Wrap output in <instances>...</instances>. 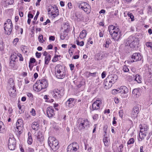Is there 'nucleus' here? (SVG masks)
<instances>
[{
    "label": "nucleus",
    "instance_id": "f257e3e1",
    "mask_svg": "<svg viewBox=\"0 0 152 152\" xmlns=\"http://www.w3.org/2000/svg\"><path fill=\"white\" fill-rule=\"evenodd\" d=\"M108 31L111 37L114 41H118L121 38V32L118 27L110 25L108 26Z\"/></svg>",
    "mask_w": 152,
    "mask_h": 152
},
{
    "label": "nucleus",
    "instance_id": "f03ea898",
    "mask_svg": "<svg viewBox=\"0 0 152 152\" xmlns=\"http://www.w3.org/2000/svg\"><path fill=\"white\" fill-rule=\"evenodd\" d=\"M55 75L58 79H62L66 75V71L64 67L60 64L57 65L55 68Z\"/></svg>",
    "mask_w": 152,
    "mask_h": 152
},
{
    "label": "nucleus",
    "instance_id": "7ed1b4c3",
    "mask_svg": "<svg viewBox=\"0 0 152 152\" xmlns=\"http://www.w3.org/2000/svg\"><path fill=\"white\" fill-rule=\"evenodd\" d=\"M48 86V81L45 79L39 80L37 81L33 86V89L38 92L45 89Z\"/></svg>",
    "mask_w": 152,
    "mask_h": 152
},
{
    "label": "nucleus",
    "instance_id": "20e7f679",
    "mask_svg": "<svg viewBox=\"0 0 152 152\" xmlns=\"http://www.w3.org/2000/svg\"><path fill=\"white\" fill-rule=\"evenodd\" d=\"M49 145L54 151H56L59 148L58 140L55 137H49L48 140Z\"/></svg>",
    "mask_w": 152,
    "mask_h": 152
},
{
    "label": "nucleus",
    "instance_id": "39448f33",
    "mask_svg": "<svg viewBox=\"0 0 152 152\" xmlns=\"http://www.w3.org/2000/svg\"><path fill=\"white\" fill-rule=\"evenodd\" d=\"M48 11L49 15L53 18H55L59 15L58 10L57 6L55 5L49 6Z\"/></svg>",
    "mask_w": 152,
    "mask_h": 152
},
{
    "label": "nucleus",
    "instance_id": "423d86ee",
    "mask_svg": "<svg viewBox=\"0 0 152 152\" xmlns=\"http://www.w3.org/2000/svg\"><path fill=\"white\" fill-rule=\"evenodd\" d=\"M138 39L135 37L130 36L127 39L126 45L129 46L131 48H134L137 44Z\"/></svg>",
    "mask_w": 152,
    "mask_h": 152
},
{
    "label": "nucleus",
    "instance_id": "0eeeda50",
    "mask_svg": "<svg viewBox=\"0 0 152 152\" xmlns=\"http://www.w3.org/2000/svg\"><path fill=\"white\" fill-rule=\"evenodd\" d=\"M79 129L81 130L89 126V122L87 119L79 118L78 120Z\"/></svg>",
    "mask_w": 152,
    "mask_h": 152
},
{
    "label": "nucleus",
    "instance_id": "6e6552de",
    "mask_svg": "<svg viewBox=\"0 0 152 152\" xmlns=\"http://www.w3.org/2000/svg\"><path fill=\"white\" fill-rule=\"evenodd\" d=\"M80 9L83 10L87 14L90 13L91 11V7L87 3L81 1L77 4Z\"/></svg>",
    "mask_w": 152,
    "mask_h": 152
},
{
    "label": "nucleus",
    "instance_id": "1a4fd4ad",
    "mask_svg": "<svg viewBox=\"0 0 152 152\" xmlns=\"http://www.w3.org/2000/svg\"><path fill=\"white\" fill-rule=\"evenodd\" d=\"M4 26L5 33L7 35H10L12 31L13 27L11 20L9 19H7L6 22L4 23Z\"/></svg>",
    "mask_w": 152,
    "mask_h": 152
},
{
    "label": "nucleus",
    "instance_id": "9d476101",
    "mask_svg": "<svg viewBox=\"0 0 152 152\" xmlns=\"http://www.w3.org/2000/svg\"><path fill=\"white\" fill-rule=\"evenodd\" d=\"M23 120L21 119H18L16 124L15 132L18 135H20L23 132Z\"/></svg>",
    "mask_w": 152,
    "mask_h": 152
},
{
    "label": "nucleus",
    "instance_id": "9b49d317",
    "mask_svg": "<svg viewBox=\"0 0 152 152\" xmlns=\"http://www.w3.org/2000/svg\"><path fill=\"white\" fill-rule=\"evenodd\" d=\"M64 89L62 88L59 90L55 89L53 91V96L56 99H60L64 95Z\"/></svg>",
    "mask_w": 152,
    "mask_h": 152
},
{
    "label": "nucleus",
    "instance_id": "f8f14e48",
    "mask_svg": "<svg viewBox=\"0 0 152 152\" xmlns=\"http://www.w3.org/2000/svg\"><path fill=\"white\" fill-rule=\"evenodd\" d=\"M79 149V146L77 142H74L69 145L67 149V152H75Z\"/></svg>",
    "mask_w": 152,
    "mask_h": 152
},
{
    "label": "nucleus",
    "instance_id": "ddd939ff",
    "mask_svg": "<svg viewBox=\"0 0 152 152\" xmlns=\"http://www.w3.org/2000/svg\"><path fill=\"white\" fill-rule=\"evenodd\" d=\"M79 149V146L77 142H74L69 145L67 149V152H75Z\"/></svg>",
    "mask_w": 152,
    "mask_h": 152
},
{
    "label": "nucleus",
    "instance_id": "4468645a",
    "mask_svg": "<svg viewBox=\"0 0 152 152\" xmlns=\"http://www.w3.org/2000/svg\"><path fill=\"white\" fill-rule=\"evenodd\" d=\"M102 103V100L98 99L95 101L92 104L91 110H97L100 109Z\"/></svg>",
    "mask_w": 152,
    "mask_h": 152
},
{
    "label": "nucleus",
    "instance_id": "2eb2a0df",
    "mask_svg": "<svg viewBox=\"0 0 152 152\" xmlns=\"http://www.w3.org/2000/svg\"><path fill=\"white\" fill-rule=\"evenodd\" d=\"M16 141L13 137H10L9 140L8 148L10 150H15L16 146Z\"/></svg>",
    "mask_w": 152,
    "mask_h": 152
},
{
    "label": "nucleus",
    "instance_id": "dca6fc26",
    "mask_svg": "<svg viewBox=\"0 0 152 152\" xmlns=\"http://www.w3.org/2000/svg\"><path fill=\"white\" fill-rule=\"evenodd\" d=\"M131 58L132 60H129V63H132L141 60L142 57L139 53H135L132 55Z\"/></svg>",
    "mask_w": 152,
    "mask_h": 152
},
{
    "label": "nucleus",
    "instance_id": "f3484780",
    "mask_svg": "<svg viewBox=\"0 0 152 152\" xmlns=\"http://www.w3.org/2000/svg\"><path fill=\"white\" fill-rule=\"evenodd\" d=\"M47 113L48 116L51 118L54 116L55 115L54 110L52 107H48L47 110Z\"/></svg>",
    "mask_w": 152,
    "mask_h": 152
},
{
    "label": "nucleus",
    "instance_id": "a211bd4d",
    "mask_svg": "<svg viewBox=\"0 0 152 152\" xmlns=\"http://www.w3.org/2000/svg\"><path fill=\"white\" fill-rule=\"evenodd\" d=\"M117 78L118 77L115 74L109 75L106 78V79L113 84L115 83Z\"/></svg>",
    "mask_w": 152,
    "mask_h": 152
},
{
    "label": "nucleus",
    "instance_id": "6ab92c4d",
    "mask_svg": "<svg viewBox=\"0 0 152 152\" xmlns=\"http://www.w3.org/2000/svg\"><path fill=\"white\" fill-rule=\"evenodd\" d=\"M75 99L73 98H69L66 102V105L70 108H72L74 106Z\"/></svg>",
    "mask_w": 152,
    "mask_h": 152
},
{
    "label": "nucleus",
    "instance_id": "aec40b11",
    "mask_svg": "<svg viewBox=\"0 0 152 152\" xmlns=\"http://www.w3.org/2000/svg\"><path fill=\"white\" fill-rule=\"evenodd\" d=\"M113 85L106 78L104 80V88L106 89H109Z\"/></svg>",
    "mask_w": 152,
    "mask_h": 152
},
{
    "label": "nucleus",
    "instance_id": "412c9836",
    "mask_svg": "<svg viewBox=\"0 0 152 152\" xmlns=\"http://www.w3.org/2000/svg\"><path fill=\"white\" fill-rule=\"evenodd\" d=\"M119 92L122 94H126L128 92V89L126 86H121L119 89Z\"/></svg>",
    "mask_w": 152,
    "mask_h": 152
},
{
    "label": "nucleus",
    "instance_id": "4be33fe9",
    "mask_svg": "<svg viewBox=\"0 0 152 152\" xmlns=\"http://www.w3.org/2000/svg\"><path fill=\"white\" fill-rule=\"evenodd\" d=\"M37 139L38 142H39L40 144L42 143V142L43 141L44 137L42 133L40 132H38V135L37 136Z\"/></svg>",
    "mask_w": 152,
    "mask_h": 152
},
{
    "label": "nucleus",
    "instance_id": "5701e85b",
    "mask_svg": "<svg viewBox=\"0 0 152 152\" xmlns=\"http://www.w3.org/2000/svg\"><path fill=\"white\" fill-rule=\"evenodd\" d=\"M15 87H10L9 90V94L10 96L13 97L16 95V89Z\"/></svg>",
    "mask_w": 152,
    "mask_h": 152
},
{
    "label": "nucleus",
    "instance_id": "b1692460",
    "mask_svg": "<svg viewBox=\"0 0 152 152\" xmlns=\"http://www.w3.org/2000/svg\"><path fill=\"white\" fill-rule=\"evenodd\" d=\"M31 127L33 129L36 131L38 130L39 128V125L38 122H33L31 125Z\"/></svg>",
    "mask_w": 152,
    "mask_h": 152
},
{
    "label": "nucleus",
    "instance_id": "393cba45",
    "mask_svg": "<svg viewBox=\"0 0 152 152\" xmlns=\"http://www.w3.org/2000/svg\"><path fill=\"white\" fill-rule=\"evenodd\" d=\"M139 127L141 130L142 129V125L140 124ZM138 139L139 142H141L142 140V131L141 130L140 131L139 137H138Z\"/></svg>",
    "mask_w": 152,
    "mask_h": 152
},
{
    "label": "nucleus",
    "instance_id": "a878e982",
    "mask_svg": "<svg viewBox=\"0 0 152 152\" xmlns=\"http://www.w3.org/2000/svg\"><path fill=\"white\" fill-rule=\"evenodd\" d=\"M87 34V32L86 30H83L80 32L79 37L80 39H83L86 37Z\"/></svg>",
    "mask_w": 152,
    "mask_h": 152
},
{
    "label": "nucleus",
    "instance_id": "bb28decb",
    "mask_svg": "<svg viewBox=\"0 0 152 152\" xmlns=\"http://www.w3.org/2000/svg\"><path fill=\"white\" fill-rule=\"evenodd\" d=\"M28 137L27 139V142L28 144L31 145L33 142V139L31 136V134L30 132H28Z\"/></svg>",
    "mask_w": 152,
    "mask_h": 152
},
{
    "label": "nucleus",
    "instance_id": "cd10ccee",
    "mask_svg": "<svg viewBox=\"0 0 152 152\" xmlns=\"http://www.w3.org/2000/svg\"><path fill=\"white\" fill-rule=\"evenodd\" d=\"M139 112V108L137 107H134L132 110V113L134 116L137 115Z\"/></svg>",
    "mask_w": 152,
    "mask_h": 152
},
{
    "label": "nucleus",
    "instance_id": "c85d7f7f",
    "mask_svg": "<svg viewBox=\"0 0 152 152\" xmlns=\"http://www.w3.org/2000/svg\"><path fill=\"white\" fill-rule=\"evenodd\" d=\"M64 32L68 33L69 30V26L68 23H65L63 26Z\"/></svg>",
    "mask_w": 152,
    "mask_h": 152
},
{
    "label": "nucleus",
    "instance_id": "c756f323",
    "mask_svg": "<svg viewBox=\"0 0 152 152\" xmlns=\"http://www.w3.org/2000/svg\"><path fill=\"white\" fill-rule=\"evenodd\" d=\"M10 66L11 68L13 69H17V67L16 65V61H10Z\"/></svg>",
    "mask_w": 152,
    "mask_h": 152
},
{
    "label": "nucleus",
    "instance_id": "7c9ffc66",
    "mask_svg": "<svg viewBox=\"0 0 152 152\" xmlns=\"http://www.w3.org/2000/svg\"><path fill=\"white\" fill-rule=\"evenodd\" d=\"M4 125L3 122L0 121V133H3L5 132Z\"/></svg>",
    "mask_w": 152,
    "mask_h": 152
},
{
    "label": "nucleus",
    "instance_id": "2f4dec72",
    "mask_svg": "<svg viewBox=\"0 0 152 152\" xmlns=\"http://www.w3.org/2000/svg\"><path fill=\"white\" fill-rule=\"evenodd\" d=\"M134 80L137 81L138 83H141L142 82V80L141 76L139 75H136L135 77Z\"/></svg>",
    "mask_w": 152,
    "mask_h": 152
},
{
    "label": "nucleus",
    "instance_id": "473e14b6",
    "mask_svg": "<svg viewBox=\"0 0 152 152\" xmlns=\"http://www.w3.org/2000/svg\"><path fill=\"white\" fill-rule=\"evenodd\" d=\"M51 59V56L49 54L47 56L45 57V64H48L49 61Z\"/></svg>",
    "mask_w": 152,
    "mask_h": 152
},
{
    "label": "nucleus",
    "instance_id": "72a5a7b5",
    "mask_svg": "<svg viewBox=\"0 0 152 152\" xmlns=\"http://www.w3.org/2000/svg\"><path fill=\"white\" fill-rule=\"evenodd\" d=\"M112 41L110 39H107L105 41V43L104 45V47L108 48L109 47V44H111Z\"/></svg>",
    "mask_w": 152,
    "mask_h": 152
},
{
    "label": "nucleus",
    "instance_id": "f704fd0d",
    "mask_svg": "<svg viewBox=\"0 0 152 152\" xmlns=\"http://www.w3.org/2000/svg\"><path fill=\"white\" fill-rule=\"evenodd\" d=\"M8 83L10 85V87H14V83L13 79L12 78H10L9 79Z\"/></svg>",
    "mask_w": 152,
    "mask_h": 152
},
{
    "label": "nucleus",
    "instance_id": "c9c22d12",
    "mask_svg": "<svg viewBox=\"0 0 152 152\" xmlns=\"http://www.w3.org/2000/svg\"><path fill=\"white\" fill-rule=\"evenodd\" d=\"M76 15L77 19L79 21L82 20L83 19V16L81 13L77 14Z\"/></svg>",
    "mask_w": 152,
    "mask_h": 152
},
{
    "label": "nucleus",
    "instance_id": "e433bc0d",
    "mask_svg": "<svg viewBox=\"0 0 152 152\" xmlns=\"http://www.w3.org/2000/svg\"><path fill=\"white\" fill-rule=\"evenodd\" d=\"M38 39L40 42L43 43L45 42V40L43 39V36L42 34H40L39 36Z\"/></svg>",
    "mask_w": 152,
    "mask_h": 152
},
{
    "label": "nucleus",
    "instance_id": "4c0bfd02",
    "mask_svg": "<svg viewBox=\"0 0 152 152\" xmlns=\"http://www.w3.org/2000/svg\"><path fill=\"white\" fill-rule=\"evenodd\" d=\"M18 107L20 110L19 111V113L20 114H21L24 112V110L21 107L20 104H18Z\"/></svg>",
    "mask_w": 152,
    "mask_h": 152
},
{
    "label": "nucleus",
    "instance_id": "58836bf2",
    "mask_svg": "<svg viewBox=\"0 0 152 152\" xmlns=\"http://www.w3.org/2000/svg\"><path fill=\"white\" fill-rule=\"evenodd\" d=\"M99 36L100 37H103L104 34V29H102L99 30Z\"/></svg>",
    "mask_w": 152,
    "mask_h": 152
},
{
    "label": "nucleus",
    "instance_id": "ea45409f",
    "mask_svg": "<svg viewBox=\"0 0 152 152\" xmlns=\"http://www.w3.org/2000/svg\"><path fill=\"white\" fill-rule=\"evenodd\" d=\"M17 58V56L15 55L14 54H12L10 57V61H15V60Z\"/></svg>",
    "mask_w": 152,
    "mask_h": 152
},
{
    "label": "nucleus",
    "instance_id": "a19ab883",
    "mask_svg": "<svg viewBox=\"0 0 152 152\" xmlns=\"http://www.w3.org/2000/svg\"><path fill=\"white\" fill-rule=\"evenodd\" d=\"M128 15L131 19V21H134V16L132 13L129 12L128 13Z\"/></svg>",
    "mask_w": 152,
    "mask_h": 152
},
{
    "label": "nucleus",
    "instance_id": "79ce46f5",
    "mask_svg": "<svg viewBox=\"0 0 152 152\" xmlns=\"http://www.w3.org/2000/svg\"><path fill=\"white\" fill-rule=\"evenodd\" d=\"M14 0H6V2L8 5H12L14 3Z\"/></svg>",
    "mask_w": 152,
    "mask_h": 152
},
{
    "label": "nucleus",
    "instance_id": "37998d69",
    "mask_svg": "<svg viewBox=\"0 0 152 152\" xmlns=\"http://www.w3.org/2000/svg\"><path fill=\"white\" fill-rule=\"evenodd\" d=\"M134 139L133 138H130L127 142V144L130 145L133 144L134 143Z\"/></svg>",
    "mask_w": 152,
    "mask_h": 152
},
{
    "label": "nucleus",
    "instance_id": "c03bdc74",
    "mask_svg": "<svg viewBox=\"0 0 152 152\" xmlns=\"http://www.w3.org/2000/svg\"><path fill=\"white\" fill-rule=\"evenodd\" d=\"M124 147V145L123 144H121L118 148V152H123V149Z\"/></svg>",
    "mask_w": 152,
    "mask_h": 152
},
{
    "label": "nucleus",
    "instance_id": "a18cd8bd",
    "mask_svg": "<svg viewBox=\"0 0 152 152\" xmlns=\"http://www.w3.org/2000/svg\"><path fill=\"white\" fill-rule=\"evenodd\" d=\"M145 45L147 47L150 48L152 50V42H147L146 43Z\"/></svg>",
    "mask_w": 152,
    "mask_h": 152
},
{
    "label": "nucleus",
    "instance_id": "49530a36",
    "mask_svg": "<svg viewBox=\"0 0 152 152\" xmlns=\"http://www.w3.org/2000/svg\"><path fill=\"white\" fill-rule=\"evenodd\" d=\"M138 89H134L133 90L132 94L134 96H136L137 92H138Z\"/></svg>",
    "mask_w": 152,
    "mask_h": 152
},
{
    "label": "nucleus",
    "instance_id": "de8ad7c7",
    "mask_svg": "<svg viewBox=\"0 0 152 152\" xmlns=\"http://www.w3.org/2000/svg\"><path fill=\"white\" fill-rule=\"evenodd\" d=\"M123 70L124 72H127L129 71V69L126 65H124L123 66Z\"/></svg>",
    "mask_w": 152,
    "mask_h": 152
},
{
    "label": "nucleus",
    "instance_id": "09e8293b",
    "mask_svg": "<svg viewBox=\"0 0 152 152\" xmlns=\"http://www.w3.org/2000/svg\"><path fill=\"white\" fill-rule=\"evenodd\" d=\"M98 115L97 114H95L92 116V118L93 119L95 120H97L98 118Z\"/></svg>",
    "mask_w": 152,
    "mask_h": 152
},
{
    "label": "nucleus",
    "instance_id": "8fccbe9b",
    "mask_svg": "<svg viewBox=\"0 0 152 152\" xmlns=\"http://www.w3.org/2000/svg\"><path fill=\"white\" fill-rule=\"evenodd\" d=\"M17 56L19 57V60L20 61H23V58L22 56V55L20 54V53H18L17 54Z\"/></svg>",
    "mask_w": 152,
    "mask_h": 152
},
{
    "label": "nucleus",
    "instance_id": "3c124183",
    "mask_svg": "<svg viewBox=\"0 0 152 152\" xmlns=\"http://www.w3.org/2000/svg\"><path fill=\"white\" fill-rule=\"evenodd\" d=\"M36 62V60L34 58H31L29 62V64H32L35 63Z\"/></svg>",
    "mask_w": 152,
    "mask_h": 152
},
{
    "label": "nucleus",
    "instance_id": "603ef678",
    "mask_svg": "<svg viewBox=\"0 0 152 152\" xmlns=\"http://www.w3.org/2000/svg\"><path fill=\"white\" fill-rule=\"evenodd\" d=\"M103 142L105 145H107L108 142L107 137H104L103 139Z\"/></svg>",
    "mask_w": 152,
    "mask_h": 152
},
{
    "label": "nucleus",
    "instance_id": "864d4df0",
    "mask_svg": "<svg viewBox=\"0 0 152 152\" xmlns=\"http://www.w3.org/2000/svg\"><path fill=\"white\" fill-rule=\"evenodd\" d=\"M119 89L118 90H116L115 89H114L112 90V91L111 92V93L113 94H115L117 93H119Z\"/></svg>",
    "mask_w": 152,
    "mask_h": 152
},
{
    "label": "nucleus",
    "instance_id": "5fc2aeb1",
    "mask_svg": "<svg viewBox=\"0 0 152 152\" xmlns=\"http://www.w3.org/2000/svg\"><path fill=\"white\" fill-rule=\"evenodd\" d=\"M30 113L31 115L33 116H34L36 115L35 111L34 108H32L31 109V110L30 111Z\"/></svg>",
    "mask_w": 152,
    "mask_h": 152
},
{
    "label": "nucleus",
    "instance_id": "6e6d98bb",
    "mask_svg": "<svg viewBox=\"0 0 152 152\" xmlns=\"http://www.w3.org/2000/svg\"><path fill=\"white\" fill-rule=\"evenodd\" d=\"M35 55L38 58H39L41 57L42 54L40 53H39L38 52H37L36 53Z\"/></svg>",
    "mask_w": 152,
    "mask_h": 152
},
{
    "label": "nucleus",
    "instance_id": "4d7b16f0",
    "mask_svg": "<svg viewBox=\"0 0 152 152\" xmlns=\"http://www.w3.org/2000/svg\"><path fill=\"white\" fill-rule=\"evenodd\" d=\"M58 60V58L56 56V55L53 58V59L52 60V61L53 62H56Z\"/></svg>",
    "mask_w": 152,
    "mask_h": 152
},
{
    "label": "nucleus",
    "instance_id": "13d9d810",
    "mask_svg": "<svg viewBox=\"0 0 152 152\" xmlns=\"http://www.w3.org/2000/svg\"><path fill=\"white\" fill-rule=\"evenodd\" d=\"M123 111L122 110H121L119 112V116L121 118H122L123 117Z\"/></svg>",
    "mask_w": 152,
    "mask_h": 152
},
{
    "label": "nucleus",
    "instance_id": "bf43d9fd",
    "mask_svg": "<svg viewBox=\"0 0 152 152\" xmlns=\"http://www.w3.org/2000/svg\"><path fill=\"white\" fill-rule=\"evenodd\" d=\"M67 34H64V35H61L60 36V38L62 40H64L65 39V37L66 36Z\"/></svg>",
    "mask_w": 152,
    "mask_h": 152
},
{
    "label": "nucleus",
    "instance_id": "052dcab7",
    "mask_svg": "<svg viewBox=\"0 0 152 152\" xmlns=\"http://www.w3.org/2000/svg\"><path fill=\"white\" fill-rule=\"evenodd\" d=\"M69 66L71 70L72 71L74 70L75 66L73 64H71L69 65Z\"/></svg>",
    "mask_w": 152,
    "mask_h": 152
},
{
    "label": "nucleus",
    "instance_id": "680f3d73",
    "mask_svg": "<svg viewBox=\"0 0 152 152\" xmlns=\"http://www.w3.org/2000/svg\"><path fill=\"white\" fill-rule=\"evenodd\" d=\"M117 120V118H116L115 117H114L113 118V125H114L116 124V121H115Z\"/></svg>",
    "mask_w": 152,
    "mask_h": 152
},
{
    "label": "nucleus",
    "instance_id": "e2e57ef3",
    "mask_svg": "<svg viewBox=\"0 0 152 152\" xmlns=\"http://www.w3.org/2000/svg\"><path fill=\"white\" fill-rule=\"evenodd\" d=\"M96 72H94L93 73L90 72L89 74V75L90 76H92L93 77H95L96 76Z\"/></svg>",
    "mask_w": 152,
    "mask_h": 152
},
{
    "label": "nucleus",
    "instance_id": "0e129e2a",
    "mask_svg": "<svg viewBox=\"0 0 152 152\" xmlns=\"http://www.w3.org/2000/svg\"><path fill=\"white\" fill-rule=\"evenodd\" d=\"M102 78H104L106 76V72L104 71L102 74Z\"/></svg>",
    "mask_w": 152,
    "mask_h": 152
},
{
    "label": "nucleus",
    "instance_id": "69168bd1",
    "mask_svg": "<svg viewBox=\"0 0 152 152\" xmlns=\"http://www.w3.org/2000/svg\"><path fill=\"white\" fill-rule=\"evenodd\" d=\"M27 96L29 97L32 98L33 97V95L30 92H28L27 93Z\"/></svg>",
    "mask_w": 152,
    "mask_h": 152
},
{
    "label": "nucleus",
    "instance_id": "338daca9",
    "mask_svg": "<svg viewBox=\"0 0 152 152\" xmlns=\"http://www.w3.org/2000/svg\"><path fill=\"white\" fill-rule=\"evenodd\" d=\"M49 40L51 41H54L55 39V37L54 36H51L49 37Z\"/></svg>",
    "mask_w": 152,
    "mask_h": 152
},
{
    "label": "nucleus",
    "instance_id": "774afa93",
    "mask_svg": "<svg viewBox=\"0 0 152 152\" xmlns=\"http://www.w3.org/2000/svg\"><path fill=\"white\" fill-rule=\"evenodd\" d=\"M28 152H33L34 151V149L30 148H28Z\"/></svg>",
    "mask_w": 152,
    "mask_h": 152
}]
</instances>
